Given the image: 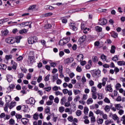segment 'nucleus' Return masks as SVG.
Listing matches in <instances>:
<instances>
[{
    "label": "nucleus",
    "instance_id": "nucleus-11",
    "mask_svg": "<svg viewBox=\"0 0 125 125\" xmlns=\"http://www.w3.org/2000/svg\"><path fill=\"white\" fill-rule=\"evenodd\" d=\"M11 64L12 65V67L13 70H16L17 68V63H16L15 61L12 60L11 62Z\"/></svg>",
    "mask_w": 125,
    "mask_h": 125
},
{
    "label": "nucleus",
    "instance_id": "nucleus-20",
    "mask_svg": "<svg viewBox=\"0 0 125 125\" xmlns=\"http://www.w3.org/2000/svg\"><path fill=\"white\" fill-rule=\"evenodd\" d=\"M6 78L9 83H11V82L12 81V80L13 79V77H12V75H6Z\"/></svg>",
    "mask_w": 125,
    "mask_h": 125
},
{
    "label": "nucleus",
    "instance_id": "nucleus-36",
    "mask_svg": "<svg viewBox=\"0 0 125 125\" xmlns=\"http://www.w3.org/2000/svg\"><path fill=\"white\" fill-rule=\"evenodd\" d=\"M95 30L97 32H102V27L97 26L95 27Z\"/></svg>",
    "mask_w": 125,
    "mask_h": 125
},
{
    "label": "nucleus",
    "instance_id": "nucleus-61",
    "mask_svg": "<svg viewBox=\"0 0 125 125\" xmlns=\"http://www.w3.org/2000/svg\"><path fill=\"white\" fill-rule=\"evenodd\" d=\"M121 121L123 122V124L125 125V115H123L121 119Z\"/></svg>",
    "mask_w": 125,
    "mask_h": 125
},
{
    "label": "nucleus",
    "instance_id": "nucleus-3",
    "mask_svg": "<svg viewBox=\"0 0 125 125\" xmlns=\"http://www.w3.org/2000/svg\"><path fill=\"white\" fill-rule=\"evenodd\" d=\"M28 42L29 44H33V43L38 42V37L36 36L29 37L28 39Z\"/></svg>",
    "mask_w": 125,
    "mask_h": 125
},
{
    "label": "nucleus",
    "instance_id": "nucleus-35",
    "mask_svg": "<svg viewBox=\"0 0 125 125\" xmlns=\"http://www.w3.org/2000/svg\"><path fill=\"white\" fill-rule=\"evenodd\" d=\"M101 59L103 61H107V57L105 56L104 54H102L101 57Z\"/></svg>",
    "mask_w": 125,
    "mask_h": 125
},
{
    "label": "nucleus",
    "instance_id": "nucleus-14",
    "mask_svg": "<svg viewBox=\"0 0 125 125\" xmlns=\"http://www.w3.org/2000/svg\"><path fill=\"white\" fill-rule=\"evenodd\" d=\"M28 104H31V105H34L35 103H36V101H35V99L33 98H30L28 100Z\"/></svg>",
    "mask_w": 125,
    "mask_h": 125
},
{
    "label": "nucleus",
    "instance_id": "nucleus-55",
    "mask_svg": "<svg viewBox=\"0 0 125 125\" xmlns=\"http://www.w3.org/2000/svg\"><path fill=\"white\" fill-rule=\"evenodd\" d=\"M65 113H68L69 114H72V111H71V110H70V108H66L65 109Z\"/></svg>",
    "mask_w": 125,
    "mask_h": 125
},
{
    "label": "nucleus",
    "instance_id": "nucleus-28",
    "mask_svg": "<svg viewBox=\"0 0 125 125\" xmlns=\"http://www.w3.org/2000/svg\"><path fill=\"white\" fill-rule=\"evenodd\" d=\"M117 65L119 66H125V62L124 61H118L117 62Z\"/></svg>",
    "mask_w": 125,
    "mask_h": 125
},
{
    "label": "nucleus",
    "instance_id": "nucleus-40",
    "mask_svg": "<svg viewBox=\"0 0 125 125\" xmlns=\"http://www.w3.org/2000/svg\"><path fill=\"white\" fill-rule=\"evenodd\" d=\"M36 7H37V5H32L29 7L28 10H34V9H35Z\"/></svg>",
    "mask_w": 125,
    "mask_h": 125
},
{
    "label": "nucleus",
    "instance_id": "nucleus-34",
    "mask_svg": "<svg viewBox=\"0 0 125 125\" xmlns=\"http://www.w3.org/2000/svg\"><path fill=\"white\" fill-rule=\"evenodd\" d=\"M92 61L93 62H94V63H96L97 62H98V57L97 56H93L92 57Z\"/></svg>",
    "mask_w": 125,
    "mask_h": 125
},
{
    "label": "nucleus",
    "instance_id": "nucleus-44",
    "mask_svg": "<svg viewBox=\"0 0 125 125\" xmlns=\"http://www.w3.org/2000/svg\"><path fill=\"white\" fill-rule=\"evenodd\" d=\"M62 21L63 24H66L68 22V20L66 18H62Z\"/></svg>",
    "mask_w": 125,
    "mask_h": 125
},
{
    "label": "nucleus",
    "instance_id": "nucleus-10",
    "mask_svg": "<svg viewBox=\"0 0 125 125\" xmlns=\"http://www.w3.org/2000/svg\"><path fill=\"white\" fill-rule=\"evenodd\" d=\"M17 103L16 102L12 101L11 103L8 104V108L9 109H12L13 107L16 106Z\"/></svg>",
    "mask_w": 125,
    "mask_h": 125
},
{
    "label": "nucleus",
    "instance_id": "nucleus-13",
    "mask_svg": "<svg viewBox=\"0 0 125 125\" xmlns=\"http://www.w3.org/2000/svg\"><path fill=\"white\" fill-rule=\"evenodd\" d=\"M5 102H6V104H8L9 102L11 101V96L9 95H7L5 96Z\"/></svg>",
    "mask_w": 125,
    "mask_h": 125
},
{
    "label": "nucleus",
    "instance_id": "nucleus-46",
    "mask_svg": "<svg viewBox=\"0 0 125 125\" xmlns=\"http://www.w3.org/2000/svg\"><path fill=\"white\" fill-rule=\"evenodd\" d=\"M76 71L77 72H78V73H81L83 71V69H82V67L80 66H78L76 67Z\"/></svg>",
    "mask_w": 125,
    "mask_h": 125
},
{
    "label": "nucleus",
    "instance_id": "nucleus-12",
    "mask_svg": "<svg viewBox=\"0 0 125 125\" xmlns=\"http://www.w3.org/2000/svg\"><path fill=\"white\" fill-rule=\"evenodd\" d=\"M77 59L78 61L81 62V61H83V55L80 54L77 56Z\"/></svg>",
    "mask_w": 125,
    "mask_h": 125
},
{
    "label": "nucleus",
    "instance_id": "nucleus-63",
    "mask_svg": "<svg viewBox=\"0 0 125 125\" xmlns=\"http://www.w3.org/2000/svg\"><path fill=\"white\" fill-rule=\"evenodd\" d=\"M53 14V13H52L51 12L47 13L45 14V17H48V16H52Z\"/></svg>",
    "mask_w": 125,
    "mask_h": 125
},
{
    "label": "nucleus",
    "instance_id": "nucleus-38",
    "mask_svg": "<svg viewBox=\"0 0 125 125\" xmlns=\"http://www.w3.org/2000/svg\"><path fill=\"white\" fill-rule=\"evenodd\" d=\"M83 32L84 34H87L88 32H90V29L85 27L83 29Z\"/></svg>",
    "mask_w": 125,
    "mask_h": 125
},
{
    "label": "nucleus",
    "instance_id": "nucleus-5",
    "mask_svg": "<svg viewBox=\"0 0 125 125\" xmlns=\"http://www.w3.org/2000/svg\"><path fill=\"white\" fill-rule=\"evenodd\" d=\"M19 25L21 27H26V26H29V28H30V29L32 28V22H22Z\"/></svg>",
    "mask_w": 125,
    "mask_h": 125
},
{
    "label": "nucleus",
    "instance_id": "nucleus-56",
    "mask_svg": "<svg viewBox=\"0 0 125 125\" xmlns=\"http://www.w3.org/2000/svg\"><path fill=\"white\" fill-rule=\"evenodd\" d=\"M124 113H125V111L123 109H119L118 111V113L120 116H122L124 115Z\"/></svg>",
    "mask_w": 125,
    "mask_h": 125
},
{
    "label": "nucleus",
    "instance_id": "nucleus-8",
    "mask_svg": "<svg viewBox=\"0 0 125 125\" xmlns=\"http://www.w3.org/2000/svg\"><path fill=\"white\" fill-rule=\"evenodd\" d=\"M22 108L24 113H29L30 111V108H29V106L27 105H22Z\"/></svg>",
    "mask_w": 125,
    "mask_h": 125
},
{
    "label": "nucleus",
    "instance_id": "nucleus-30",
    "mask_svg": "<svg viewBox=\"0 0 125 125\" xmlns=\"http://www.w3.org/2000/svg\"><path fill=\"white\" fill-rule=\"evenodd\" d=\"M5 60H7V61H8L10 59H12V55H6L5 56Z\"/></svg>",
    "mask_w": 125,
    "mask_h": 125
},
{
    "label": "nucleus",
    "instance_id": "nucleus-1",
    "mask_svg": "<svg viewBox=\"0 0 125 125\" xmlns=\"http://www.w3.org/2000/svg\"><path fill=\"white\" fill-rule=\"evenodd\" d=\"M21 40V37L17 36L16 37H9L5 40V42L9 43L10 44H14V43H20V40Z\"/></svg>",
    "mask_w": 125,
    "mask_h": 125
},
{
    "label": "nucleus",
    "instance_id": "nucleus-27",
    "mask_svg": "<svg viewBox=\"0 0 125 125\" xmlns=\"http://www.w3.org/2000/svg\"><path fill=\"white\" fill-rule=\"evenodd\" d=\"M7 66L4 64H0V70H6Z\"/></svg>",
    "mask_w": 125,
    "mask_h": 125
},
{
    "label": "nucleus",
    "instance_id": "nucleus-2",
    "mask_svg": "<svg viewBox=\"0 0 125 125\" xmlns=\"http://www.w3.org/2000/svg\"><path fill=\"white\" fill-rule=\"evenodd\" d=\"M28 64H33L35 62V57H34V53L30 52L27 60Z\"/></svg>",
    "mask_w": 125,
    "mask_h": 125
},
{
    "label": "nucleus",
    "instance_id": "nucleus-42",
    "mask_svg": "<svg viewBox=\"0 0 125 125\" xmlns=\"http://www.w3.org/2000/svg\"><path fill=\"white\" fill-rule=\"evenodd\" d=\"M116 50V46L112 45L111 48V53H114Z\"/></svg>",
    "mask_w": 125,
    "mask_h": 125
},
{
    "label": "nucleus",
    "instance_id": "nucleus-7",
    "mask_svg": "<svg viewBox=\"0 0 125 125\" xmlns=\"http://www.w3.org/2000/svg\"><path fill=\"white\" fill-rule=\"evenodd\" d=\"M109 117H111V118H112L114 121H119L120 120V118H119V117H118L116 114L110 113L109 114Z\"/></svg>",
    "mask_w": 125,
    "mask_h": 125
},
{
    "label": "nucleus",
    "instance_id": "nucleus-6",
    "mask_svg": "<svg viewBox=\"0 0 125 125\" xmlns=\"http://www.w3.org/2000/svg\"><path fill=\"white\" fill-rule=\"evenodd\" d=\"M107 24V20L105 19H101L99 20L98 25H106Z\"/></svg>",
    "mask_w": 125,
    "mask_h": 125
},
{
    "label": "nucleus",
    "instance_id": "nucleus-15",
    "mask_svg": "<svg viewBox=\"0 0 125 125\" xmlns=\"http://www.w3.org/2000/svg\"><path fill=\"white\" fill-rule=\"evenodd\" d=\"M68 42V41L66 39H62L60 41L59 44L60 45H64V44H66Z\"/></svg>",
    "mask_w": 125,
    "mask_h": 125
},
{
    "label": "nucleus",
    "instance_id": "nucleus-18",
    "mask_svg": "<svg viewBox=\"0 0 125 125\" xmlns=\"http://www.w3.org/2000/svg\"><path fill=\"white\" fill-rule=\"evenodd\" d=\"M21 121L23 125H27V124L29 123V119L27 118H22Z\"/></svg>",
    "mask_w": 125,
    "mask_h": 125
},
{
    "label": "nucleus",
    "instance_id": "nucleus-33",
    "mask_svg": "<svg viewBox=\"0 0 125 125\" xmlns=\"http://www.w3.org/2000/svg\"><path fill=\"white\" fill-rule=\"evenodd\" d=\"M73 92L75 95H78V94H80L81 91L80 90L74 89Z\"/></svg>",
    "mask_w": 125,
    "mask_h": 125
},
{
    "label": "nucleus",
    "instance_id": "nucleus-64",
    "mask_svg": "<svg viewBox=\"0 0 125 125\" xmlns=\"http://www.w3.org/2000/svg\"><path fill=\"white\" fill-rule=\"evenodd\" d=\"M113 61H118L119 60V57H118V56H115L112 58Z\"/></svg>",
    "mask_w": 125,
    "mask_h": 125
},
{
    "label": "nucleus",
    "instance_id": "nucleus-17",
    "mask_svg": "<svg viewBox=\"0 0 125 125\" xmlns=\"http://www.w3.org/2000/svg\"><path fill=\"white\" fill-rule=\"evenodd\" d=\"M94 113H95L96 115H99L100 116H102V115H103V111H102L100 109H96Z\"/></svg>",
    "mask_w": 125,
    "mask_h": 125
},
{
    "label": "nucleus",
    "instance_id": "nucleus-21",
    "mask_svg": "<svg viewBox=\"0 0 125 125\" xmlns=\"http://www.w3.org/2000/svg\"><path fill=\"white\" fill-rule=\"evenodd\" d=\"M102 81V83L103 86H105V85H106V82L108 81V78H103Z\"/></svg>",
    "mask_w": 125,
    "mask_h": 125
},
{
    "label": "nucleus",
    "instance_id": "nucleus-23",
    "mask_svg": "<svg viewBox=\"0 0 125 125\" xmlns=\"http://www.w3.org/2000/svg\"><path fill=\"white\" fill-rule=\"evenodd\" d=\"M89 111V109L88 108V107L87 106L84 107L83 112L85 115H88Z\"/></svg>",
    "mask_w": 125,
    "mask_h": 125
},
{
    "label": "nucleus",
    "instance_id": "nucleus-41",
    "mask_svg": "<svg viewBox=\"0 0 125 125\" xmlns=\"http://www.w3.org/2000/svg\"><path fill=\"white\" fill-rule=\"evenodd\" d=\"M8 25H11L12 26H15V25H16V24H17V22L10 21L8 22Z\"/></svg>",
    "mask_w": 125,
    "mask_h": 125
},
{
    "label": "nucleus",
    "instance_id": "nucleus-9",
    "mask_svg": "<svg viewBox=\"0 0 125 125\" xmlns=\"http://www.w3.org/2000/svg\"><path fill=\"white\" fill-rule=\"evenodd\" d=\"M105 90L106 91H109V92H113V88H112V86L111 84L107 85L105 88Z\"/></svg>",
    "mask_w": 125,
    "mask_h": 125
},
{
    "label": "nucleus",
    "instance_id": "nucleus-52",
    "mask_svg": "<svg viewBox=\"0 0 125 125\" xmlns=\"http://www.w3.org/2000/svg\"><path fill=\"white\" fill-rule=\"evenodd\" d=\"M33 119L34 120H38L39 119V114L36 113L33 115Z\"/></svg>",
    "mask_w": 125,
    "mask_h": 125
},
{
    "label": "nucleus",
    "instance_id": "nucleus-60",
    "mask_svg": "<svg viewBox=\"0 0 125 125\" xmlns=\"http://www.w3.org/2000/svg\"><path fill=\"white\" fill-rule=\"evenodd\" d=\"M16 118L18 119V120H20V119H22V115L19 114H17L16 115Z\"/></svg>",
    "mask_w": 125,
    "mask_h": 125
},
{
    "label": "nucleus",
    "instance_id": "nucleus-54",
    "mask_svg": "<svg viewBox=\"0 0 125 125\" xmlns=\"http://www.w3.org/2000/svg\"><path fill=\"white\" fill-rule=\"evenodd\" d=\"M80 96H76L75 98L74 99L73 101H74V102H78V101L80 100Z\"/></svg>",
    "mask_w": 125,
    "mask_h": 125
},
{
    "label": "nucleus",
    "instance_id": "nucleus-49",
    "mask_svg": "<svg viewBox=\"0 0 125 125\" xmlns=\"http://www.w3.org/2000/svg\"><path fill=\"white\" fill-rule=\"evenodd\" d=\"M97 89H96V87L95 86H92L91 87V92L92 93H95L96 91H97Z\"/></svg>",
    "mask_w": 125,
    "mask_h": 125
},
{
    "label": "nucleus",
    "instance_id": "nucleus-53",
    "mask_svg": "<svg viewBox=\"0 0 125 125\" xmlns=\"http://www.w3.org/2000/svg\"><path fill=\"white\" fill-rule=\"evenodd\" d=\"M42 76L40 75L38 78L37 79V82L40 83L41 82H42Z\"/></svg>",
    "mask_w": 125,
    "mask_h": 125
},
{
    "label": "nucleus",
    "instance_id": "nucleus-57",
    "mask_svg": "<svg viewBox=\"0 0 125 125\" xmlns=\"http://www.w3.org/2000/svg\"><path fill=\"white\" fill-rule=\"evenodd\" d=\"M76 115L77 116H78V117H80V116H81V115H82V111L80 110H78L76 111Z\"/></svg>",
    "mask_w": 125,
    "mask_h": 125
},
{
    "label": "nucleus",
    "instance_id": "nucleus-50",
    "mask_svg": "<svg viewBox=\"0 0 125 125\" xmlns=\"http://www.w3.org/2000/svg\"><path fill=\"white\" fill-rule=\"evenodd\" d=\"M104 110L105 112H109L110 111V106L106 105L104 108Z\"/></svg>",
    "mask_w": 125,
    "mask_h": 125
},
{
    "label": "nucleus",
    "instance_id": "nucleus-48",
    "mask_svg": "<svg viewBox=\"0 0 125 125\" xmlns=\"http://www.w3.org/2000/svg\"><path fill=\"white\" fill-rule=\"evenodd\" d=\"M59 89H60V87H58L57 86H54V87H53L52 88V90L54 91H57V90H59Z\"/></svg>",
    "mask_w": 125,
    "mask_h": 125
},
{
    "label": "nucleus",
    "instance_id": "nucleus-22",
    "mask_svg": "<svg viewBox=\"0 0 125 125\" xmlns=\"http://www.w3.org/2000/svg\"><path fill=\"white\" fill-rule=\"evenodd\" d=\"M66 101H67L66 97H63L61 100V104H62V105H64L65 104V103H66Z\"/></svg>",
    "mask_w": 125,
    "mask_h": 125
},
{
    "label": "nucleus",
    "instance_id": "nucleus-16",
    "mask_svg": "<svg viewBox=\"0 0 125 125\" xmlns=\"http://www.w3.org/2000/svg\"><path fill=\"white\" fill-rule=\"evenodd\" d=\"M70 29H72L73 31H77V27L75 26V23L71 22L69 24Z\"/></svg>",
    "mask_w": 125,
    "mask_h": 125
},
{
    "label": "nucleus",
    "instance_id": "nucleus-31",
    "mask_svg": "<svg viewBox=\"0 0 125 125\" xmlns=\"http://www.w3.org/2000/svg\"><path fill=\"white\" fill-rule=\"evenodd\" d=\"M28 32V30L26 29H21L19 31V34H26Z\"/></svg>",
    "mask_w": 125,
    "mask_h": 125
},
{
    "label": "nucleus",
    "instance_id": "nucleus-58",
    "mask_svg": "<svg viewBox=\"0 0 125 125\" xmlns=\"http://www.w3.org/2000/svg\"><path fill=\"white\" fill-rule=\"evenodd\" d=\"M104 101L105 103H108V104L110 103V100L107 97L104 98Z\"/></svg>",
    "mask_w": 125,
    "mask_h": 125
},
{
    "label": "nucleus",
    "instance_id": "nucleus-24",
    "mask_svg": "<svg viewBox=\"0 0 125 125\" xmlns=\"http://www.w3.org/2000/svg\"><path fill=\"white\" fill-rule=\"evenodd\" d=\"M98 98L100 100H101V99H103L104 98V95L102 93H98Z\"/></svg>",
    "mask_w": 125,
    "mask_h": 125
},
{
    "label": "nucleus",
    "instance_id": "nucleus-39",
    "mask_svg": "<svg viewBox=\"0 0 125 125\" xmlns=\"http://www.w3.org/2000/svg\"><path fill=\"white\" fill-rule=\"evenodd\" d=\"M121 87H122V85L120 84V83H117L115 85V88L117 89V90H119Z\"/></svg>",
    "mask_w": 125,
    "mask_h": 125
},
{
    "label": "nucleus",
    "instance_id": "nucleus-26",
    "mask_svg": "<svg viewBox=\"0 0 125 125\" xmlns=\"http://www.w3.org/2000/svg\"><path fill=\"white\" fill-rule=\"evenodd\" d=\"M85 39H86V36H85V35L82 36L79 39L80 42H83L85 41Z\"/></svg>",
    "mask_w": 125,
    "mask_h": 125
},
{
    "label": "nucleus",
    "instance_id": "nucleus-47",
    "mask_svg": "<svg viewBox=\"0 0 125 125\" xmlns=\"http://www.w3.org/2000/svg\"><path fill=\"white\" fill-rule=\"evenodd\" d=\"M50 107H49V106H47L45 109V114H48V113H50Z\"/></svg>",
    "mask_w": 125,
    "mask_h": 125
},
{
    "label": "nucleus",
    "instance_id": "nucleus-4",
    "mask_svg": "<svg viewBox=\"0 0 125 125\" xmlns=\"http://www.w3.org/2000/svg\"><path fill=\"white\" fill-rule=\"evenodd\" d=\"M93 72V76L95 78H99L101 74V71L100 70L97 69H95L92 71Z\"/></svg>",
    "mask_w": 125,
    "mask_h": 125
},
{
    "label": "nucleus",
    "instance_id": "nucleus-43",
    "mask_svg": "<svg viewBox=\"0 0 125 125\" xmlns=\"http://www.w3.org/2000/svg\"><path fill=\"white\" fill-rule=\"evenodd\" d=\"M65 111V108L63 106H61L59 108V111L60 113H63Z\"/></svg>",
    "mask_w": 125,
    "mask_h": 125
},
{
    "label": "nucleus",
    "instance_id": "nucleus-59",
    "mask_svg": "<svg viewBox=\"0 0 125 125\" xmlns=\"http://www.w3.org/2000/svg\"><path fill=\"white\" fill-rule=\"evenodd\" d=\"M111 37H112V38H114V39H116V38L118 37V33H117L116 32H114L112 34Z\"/></svg>",
    "mask_w": 125,
    "mask_h": 125
},
{
    "label": "nucleus",
    "instance_id": "nucleus-19",
    "mask_svg": "<svg viewBox=\"0 0 125 125\" xmlns=\"http://www.w3.org/2000/svg\"><path fill=\"white\" fill-rule=\"evenodd\" d=\"M114 107L116 108L117 110H121V109H123V106L120 104H114Z\"/></svg>",
    "mask_w": 125,
    "mask_h": 125
},
{
    "label": "nucleus",
    "instance_id": "nucleus-45",
    "mask_svg": "<svg viewBox=\"0 0 125 125\" xmlns=\"http://www.w3.org/2000/svg\"><path fill=\"white\" fill-rule=\"evenodd\" d=\"M113 123V121L110 120H107L104 122V124L106 125H110V124H112Z\"/></svg>",
    "mask_w": 125,
    "mask_h": 125
},
{
    "label": "nucleus",
    "instance_id": "nucleus-29",
    "mask_svg": "<svg viewBox=\"0 0 125 125\" xmlns=\"http://www.w3.org/2000/svg\"><path fill=\"white\" fill-rule=\"evenodd\" d=\"M1 33H2V36H7V34H8V33H9V32L8 31V30L6 29L2 31Z\"/></svg>",
    "mask_w": 125,
    "mask_h": 125
},
{
    "label": "nucleus",
    "instance_id": "nucleus-37",
    "mask_svg": "<svg viewBox=\"0 0 125 125\" xmlns=\"http://www.w3.org/2000/svg\"><path fill=\"white\" fill-rule=\"evenodd\" d=\"M97 122L99 125H102V124H103V122H104V120L103 119L99 118L97 119Z\"/></svg>",
    "mask_w": 125,
    "mask_h": 125
},
{
    "label": "nucleus",
    "instance_id": "nucleus-32",
    "mask_svg": "<svg viewBox=\"0 0 125 125\" xmlns=\"http://www.w3.org/2000/svg\"><path fill=\"white\" fill-rule=\"evenodd\" d=\"M93 103V100H92V98H90L87 100L86 104L88 105H89V104H92Z\"/></svg>",
    "mask_w": 125,
    "mask_h": 125
},
{
    "label": "nucleus",
    "instance_id": "nucleus-51",
    "mask_svg": "<svg viewBox=\"0 0 125 125\" xmlns=\"http://www.w3.org/2000/svg\"><path fill=\"white\" fill-rule=\"evenodd\" d=\"M88 97V96L86 94H83V97H82V100H86L87 99V98Z\"/></svg>",
    "mask_w": 125,
    "mask_h": 125
},
{
    "label": "nucleus",
    "instance_id": "nucleus-25",
    "mask_svg": "<svg viewBox=\"0 0 125 125\" xmlns=\"http://www.w3.org/2000/svg\"><path fill=\"white\" fill-rule=\"evenodd\" d=\"M72 62H73V59L67 58L64 60V63L66 64L72 63Z\"/></svg>",
    "mask_w": 125,
    "mask_h": 125
},
{
    "label": "nucleus",
    "instance_id": "nucleus-62",
    "mask_svg": "<svg viewBox=\"0 0 125 125\" xmlns=\"http://www.w3.org/2000/svg\"><path fill=\"white\" fill-rule=\"evenodd\" d=\"M59 71L60 73H62L63 72V66L62 65H59Z\"/></svg>",
    "mask_w": 125,
    "mask_h": 125
}]
</instances>
